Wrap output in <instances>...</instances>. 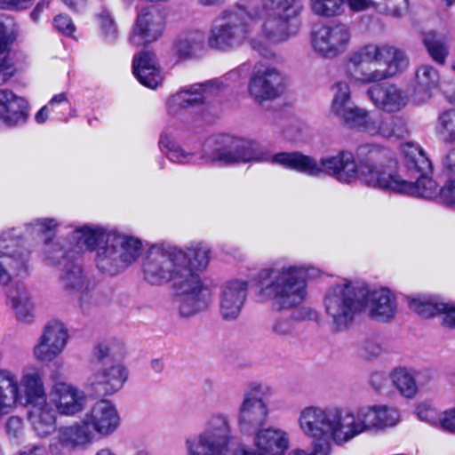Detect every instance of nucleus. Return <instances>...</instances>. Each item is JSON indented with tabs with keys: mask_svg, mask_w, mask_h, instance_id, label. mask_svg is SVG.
I'll list each match as a JSON object with an SVG mask.
<instances>
[{
	"mask_svg": "<svg viewBox=\"0 0 455 455\" xmlns=\"http://www.w3.org/2000/svg\"><path fill=\"white\" fill-rule=\"evenodd\" d=\"M54 27L62 34L72 36L76 30L71 18L66 14H60L54 18Z\"/></svg>",
	"mask_w": 455,
	"mask_h": 455,
	"instance_id": "obj_51",
	"label": "nucleus"
},
{
	"mask_svg": "<svg viewBox=\"0 0 455 455\" xmlns=\"http://www.w3.org/2000/svg\"><path fill=\"white\" fill-rule=\"evenodd\" d=\"M374 105L386 112H395L407 104L406 94L395 84H377L367 91Z\"/></svg>",
	"mask_w": 455,
	"mask_h": 455,
	"instance_id": "obj_31",
	"label": "nucleus"
},
{
	"mask_svg": "<svg viewBox=\"0 0 455 455\" xmlns=\"http://www.w3.org/2000/svg\"><path fill=\"white\" fill-rule=\"evenodd\" d=\"M314 271L315 268L305 265H285L258 272L259 300L271 302L277 310L296 308L289 315H282L274 319L270 326L272 336L286 338L292 334L296 321L311 317V308L300 307V305L307 295V276Z\"/></svg>",
	"mask_w": 455,
	"mask_h": 455,
	"instance_id": "obj_4",
	"label": "nucleus"
},
{
	"mask_svg": "<svg viewBox=\"0 0 455 455\" xmlns=\"http://www.w3.org/2000/svg\"><path fill=\"white\" fill-rule=\"evenodd\" d=\"M23 421L21 418L12 416L6 422V430L10 435L17 437L19 433L22 430Z\"/></svg>",
	"mask_w": 455,
	"mask_h": 455,
	"instance_id": "obj_58",
	"label": "nucleus"
},
{
	"mask_svg": "<svg viewBox=\"0 0 455 455\" xmlns=\"http://www.w3.org/2000/svg\"><path fill=\"white\" fill-rule=\"evenodd\" d=\"M68 103V95L65 92L55 94L48 102L47 106L53 110L57 104Z\"/></svg>",
	"mask_w": 455,
	"mask_h": 455,
	"instance_id": "obj_64",
	"label": "nucleus"
},
{
	"mask_svg": "<svg viewBox=\"0 0 455 455\" xmlns=\"http://www.w3.org/2000/svg\"><path fill=\"white\" fill-rule=\"evenodd\" d=\"M84 419L93 432L101 435L114 433L120 423V417L114 403L108 400H100L94 403Z\"/></svg>",
	"mask_w": 455,
	"mask_h": 455,
	"instance_id": "obj_28",
	"label": "nucleus"
},
{
	"mask_svg": "<svg viewBox=\"0 0 455 455\" xmlns=\"http://www.w3.org/2000/svg\"><path fill=\"white\" fill-rule=\"evenodd\" d=\"M13 378L12 375V370L7 368H0V387H5L6 389H12L10 386H12Z\"/></svg>",
	"mask_w": 455,
	"mask_h": 455,
	"instance_id": "obj_62",
	"label": "nucleus"
},
{
	"mask_svg": "<svg viewBox=\"0 0 455 455\" xmlns=\"http://www.w3.org/2000/svg\"><path fill=\"white\" fill-rule=\"evenodd\" d=\"M75 251L96 249L95 263L98 269L108 275H117L134 263L142 251L141 241L134 236L101 227L83 226L71 233Z\"/></svg>",
	"mask_w": 455,
	"mask_h": 455,
	"instance_id": "obj_7",
	"label": "nucleus"
},
{
	"mask_svg": "<svg viewBox=\"0 0 455 455\" xmlns=\"http://www.w3.org/2000/svg\"><path fill=\"white\" fill-rule=\"evenodd\" d=\"M272 395L269 386L251 383L237 409L236 424L243 435H251L267 424L269 409L264 401Z\"/></svg>",
	"mask_w": 455,
	"mask_h": 455,
	"instance_id": "obj_14",
	"label": "nucleus"
},
{
	"mask_svg": "<svg viewBox=\"0 0 455 455\" xmlns=\"http://www.w3.org/2000/svg\"><path fill=\"white\" fill-rule=\"evenodd\" d=\"M360 132L370 136L397 139L405 137L409 132L407 123L403 117L371 115L370 112Z\"/></svg>",
	"mask_w": 455,
	"mask_h": 455,
	"instance_id": "obj_27",
	"label": "nucleus"
},
{
	"mask_svg": "<svg viewBox=\"0 0 455 455\" xmlns=\"http://www.w3.org/2000/svg\"><path fill=\"white\" fill-rule=\"evenodd\" d=\"M249 283L242 279H230L220 288V314L227 321L235 320L247 298Z\"/></svg>",
	"mask_w": 455,
	"mask_h": 455,
	"instance_id": "obj_22",
	"label": "nucleus"
},
{
	"mask_svg": "<svg viewBox=\"0 0 455 455\" xmlns=\"http://www.w3.org/2000/svg\"><path fill=\"white\" fill-rule=\"evenodd\" d=\"M442 323L449 328H455V304L446 303V308L443 310Z\"/></svg>",
	"mask_w": 455,
	"mask_h": 455,
	"instance_id": "obj_60",
	"label": "nucleus"
},
{
	"mask_svg": "<svg viewBox=\"0 0 455 455\" xmlns=\"http://www.w3.org/2000/svg\"><path fill=\"white\" fill-rule=\"evenodd\" d=\"M409 306L411 310L425 318L437 314L443 315V310L446 308V303L439 301L435 298L425 296L410 299Z\"/></svg>",
	"mask_w": 455,
	"mask_h": 455,
	"instance_id": "obj_42",
	"label": "nucleus"
},
{
	"mask_svg": "<svg viewBox=\"0 0 455 455\" xmlns=\"http://www.w3.org/2000/svg\"><path fill=\"white\" fill-rule=\"evenodd\" d=\"M423 44L431 58L438 64L443 65L449 55V49L445 42L436 34L429 32L423 37Z\"/></svg>",
	"mask_w": 455,
	"mask_h": 455,
	"instance_id": "obj_43",
	"label": "nucleus"
},
{
	"mask_svg": "<svg viewBox=\"0 0 455 455\" xmlns=\"http://www.w3.org/2000/svg\"><path fill=\"white\" fill-rule=\"evenodd\" d=\"M403 153L407 170L411 177L416 178V181L402 179L398 194L432 198L440 193L436 182L427 177L431 163L423 149L417 144L406 143L403 146Z\"/></svg>",
	"mask_w": 455,
	"mask_h": 455,
	"instance_id": "obj_13",
	"label": "nucleus"
},
{
	"mask_svg": "<svg viewBox=\"0 0 455 455\" xmlns=\"http://www.w3.org/2000/svg\"><path fill=\"white\" fill-rule=\"evenodd\" d=\"M164 28V18L156 7L142 8L138 12L130 42L135 46L153 43L162 36Z\"/></svg>",
	"mask_w": 455,
	"mask_h": 455,
	"instance_id": "obj_20",
	"label": "nucleus"
},
{
	"mask_svg": "<svg viewBox=\"0 0 455 455\" xmlns=\"http://www.w3.org/2000/svg\"><path fill=\"white\" fill-rule=\"evenodd\" d=\"M59 431L64 441L75 450L92 443L95 435L84 418L70 426L61 427Z\"/></svg>",
	"mask_w": 455,
	"mask_h": 455,
	"instance_id": "obj_40",
	"label": "nucleus"
},
{
	"mask_svg": "<svg viewBox=\"0 0 455 455\" xmlns=\"http://www.w3.org/2000/svg\"><path fill=\"white\" fill-rule=\"evenodd\" d=\"M333 170H339L338 181L350 184L359 180L368 188L399 193L402 178L395 171L391 151L376 143H363L355 154L340 150L339 157L329 161Z\"/></svg>",
	"mask_w": 455,
	"mask_h": 455,
	"instance_id": "obj_5",
	"label": "nucleus"
},
{
	"mask_svg": "<svg viewBox=\"0 0 455 455\" xmlns=\"http://www.w3.org/2000/svg\"><path fill=\"white\" fill-rule=\"evenodd\" d=\"M435 131L437 137L448 144H455V109H445L439 113Z\"/></svg>",
	"mask_w": 455,
	"mask_h": 455,
	"instance_id": "obj_41",
	"label": "nucleus"
},
{
	"mask_svg": "<svg viewBox=\"0 0 455 455\" xmlns=\"http://www.w3.org/2000/svg\"><path fill=\"white\" fill-rule=\"evenodd\" d=\"M409 63L406 52L400 47L369 44L348 54L344 71L351 82L371 84L404 72Z\"/></svg>",
	"mask_w": 455,
	"mask_h": 455,
	"instance_id": "obj_8",
	"label": "nucleus"
},
{
	"mask_svg": "<svg viewBox=\"0 0 455 455\" xmlns=\"http://www.w3.org/2000/svg\"><path fill=\"white\" fill-rule=\"evenodd\" d=\"M253 435V444L262 455H284L289 447V438L281 428L261 427Z\"/></svg>",
	"mask_w": 455,
	"mask_h": 455,
	"instance_id": "obj_30",
	"label": "nucleus"
},
{
	"mask_svg": "<svg viewBox=\"0 0 455 455\" xmlns=\"http://www.w3.org/2000/svg\"><path fill=\"white\" fill-rule=\"evenodd\" d=\"M347 5L355 12H364L369 9L375 10L376 0H347Z\"/></svg>",
	"mask_w": 455,
	"mask_h": 455,
	"instance_id": "obj_55",
	"label": "nucleus"
},
{
	"mask_svg": "<svg viewBox=\"0 0 455 455\" xmlns=\"http://www.w3.org/2000/svg\"><path fill=\"white\" fill-rule=\"evenodd\" d=\"M351 38L352 31L348 25L331 22L312 31L311 44L316 54L331 60L347 50Z\"/></svg>",
	"mask_w": 455,
	"mask_h": 455,
	"instance_id": "obj_16",
	"label": "nucleus"
},
{
	"mask_svg": "<svg viewBox=\"0 0 455 455\" xmlns=\"http://www.w3.org/2000/svg\"><path fill=\"white\" fill-rule=\"evenodd\" d=\"M331 453V443H315L312 452L301 449L292 450L289 455H330Z\"/></svg>",
	"mask_w": 455,
	"mask_h": 455,
	"instance_id": "obj_52",
	"label": "nucleus"
},
{
	"mask_svg": "<svg viewBox=\"0 0 455 455\" xmlns=\"http://www.w3.org/2000/svg\"><path fill=\"white\" fill-rule=\"evenodd\" d=\"M209 259V251L200 243L185 248L153 246L143 261L144 279L152 285L172 281L180 315L188 318L208 307L205 288L198 272L206 268Z\"/></svg>",
	"mask_w": 455,
	"mask_h": 455,
	"instance_id": "obj_3",
	"label": "nucleus"
},
{
	"mask_svg": "<svg viewBox=\"0 0 455 455\" xmlns=\"http://www.w3.org/2000/svg\"><path fill=\"white\" fill-rule=\"evenodd\" d=\"M126 354L124 343L115 338L100 341L92 351V359L95 364L120 363Z\"/></svg>",
	"mask_w": 455,
	"mask_h": 455,
	"instance_id": "obj_39",
	"label": "nucleus"
},
{
	"mask_svg": "<svg viewBox=\"0 0 455 455\" xmlns=\"http://www.w3.org/2000/svg\"><path fill=\"white\" fill-rule=\"evenodd\" d=\"M207 46L204 33L195 30L179 36L173 43L172 51L178 60H188L202 57Z\"/></svg>",
	"mask_w": 455,
	"mask_h": 455,
	"instance_id": "obj_33",
	"label": "nucleus"
},
{
	"mask_svg": "<svg viewBox=\"0 0 455 455\" xmlns=\"http://www.w3.org/2000/svg\"><path fill=\"white\" fill-rule=\"evenodd\" d=\"M28 117L27 100L12 90L0 89V127L23 125Z\"/></svg>",
	"mask_w": 455,
	"mask_h": 455,
	"instance_id": "obj_26",
	"label": "nucleus"
},
{
	"mask_svg": "<svg viewBox=\"0 0 455 455\" xmlns=\"http://www.w3.org/2000/svg\"><path fill=\"white\" fill-rule=\"evenodd\" d=\"M7 304L13 312L16 321L29 325L36 319V305L28 288L17 285L9 291Z\"/></svg>",
	"mask_w": 455,
	"mask_h": 455,
	"instance_id": "obj_32",
	"label": "nucleus"
},
{
	"mask_svg": "<svg viewBox=\"0 0 455 455\" xmlns=\"http://www.w3.org/2000/svg\"><path fill=\"white\" fill-rule=\"evenodd\" d=\"M11 391V390H8ZM8 392L9 395H5L3 387H0V422L3 418L12 411L11 404H12V394Z\"/></svg>",
	"mask_w": 455,
	"mask_h": 455,
	"instance_id": "obj_53",
	"label": "nucleus"
},
{
	"mask_svg": "<svg viewBox=\"0 0 455 455\" xmlns=\"http://www.w3.org/2000/svg\"><path fill=\"white\" fill-rule=\"evenodd\" d=\"M21 243L23 238L16 233L15 228L0 234V285H6L12 280L6 266L17 275L27 272L30 250H19Z\"/></svg>",
	"mask_w": 455,
	"mask_h": 455,
	"instance_id": "obj_17",
	"label": "nucleus"
},
{
	"mask_svg": "<svg viewBox=\"0 0 455 455\" xmlns=\"http://www.w3.org/2000/svg\"><path fill=\"white\" fill-rule=\"evenodd\" d=\"M58 222L52 218L36 219L25 225L26 239L29 237L44 236V241L41 253L47 264L60 266V281L63 288L69 291L80 292V307L83 311L90 308L91 305L97 304L95 293L89 287V283L84 275L78 255L75 251V243L68 236V245L60 240H52L54 230Z\"/></svg>",
	"mask_w": 455,
	"mask_h": 455,
	"instance_id": "obj_6",
	"label": "nucleus"
},
{
	"mask_svg": "<svg viewBox=\"0 0 455 455\" xmlns=\"http://www.w3.org/2000/svg\"><path fill=\"white\" fill-rule=\"evenodd\" d=\"M387 382V379L382 372H374L371 375L370 383L371 387L377 390H382Z\"/></svg>",
	"mask_w": 455,
	"mask_h": 455,
	"instance_id": "obj_61",
	"label": "nucleus"
},
{
	"mask_svg": "<svg viewBox=\"0 0 455 455\" xmlns=\"http://www.w3.org/2000/svg\"><path fill=\"white\" fill-rule=\"evenodd\" d=\"M440 426L447 431L455 433V409L441 413Z\"/></svg>",
	"mask_w": 455,
	"mask_h": 455,
	"instance_id": "obj_56",
	"label": "nucleus"
},
{
	"mask_svg": "<svg viewBox=\"0 0 455 455\" xmlns=\"http://www.w3.org/2000/svg\"><path fill=\"white\" fill-rule=\"evenodd\" d=\"M332 100L331 105L346 102L352 100L351 89L349 84L345 81H339L332 84L331 88Z\"/></svg>",
	"mask_w": 455,
	"mask_h": 455,
	"instance_id": "obj_48",
	"label": "nucleus"
},
{
	"mask_svg": "<svg viewBox=\"0 0 455 455\" xmlns=\"http://www.w3.org/2000/svg\"><path fill=\"white\" fill-rule=\"evenodd\" d=\"M51 455H70L75 449L64 441L58 430L57 436L52 440L49 446Z\"/></svg>",
	"mask_w": 455,
	"mask_h": 455,
	"instance_id": "obj_50",
	"label": "nucleus"
},
{
	"mask_svg": "<svg viewBox=\"0 0 455 455\" xmlns=\"http://www.w3.org/2000/svg\"><path fill=\"white\" fill-rule=\"evenodd\" d=\"M68 338V331L62 323H48L33 347L34 356L40 362H52L64 351Z\"/></svg>",
	"mask_w": 455,
	"mask_h": 455,
	"instance_id": "obj_19",
	"label": "nucleus"
},
{
	"mask_svg": "<svg viewBox=\"0 0 455 455\" xmlns=\"http://www.w3.org/2000/svg\"><path fill=\"white\" fill-rule=\"evenodd\" d=\"M250 69L251 65L245 62L221 77L185 87L169 98L167 101L168 113L177 116L185 109L195 108L204 104L224 88L238 83L246 76Z\"/></svg>",
	"mask_w": 455,
	"mask_h": 455,
	"instance_id": "obj_11",
	"label": "nucleus"
},
{
	"mask_svg": "<svg viewBox=\"0 0 455 455\" xmlns=\"http://www.w3.org/2000/svg\"><path fill=\"white\" fill-rule=\"evenodd\" d=\"M159 148L167 158L180 164H205L232 166L251 162H267L295 171L309 177L331 176L338 180L339 170H333L329 161L339 157L335 156L322 157L319 161L299 151L282 152L274 156L262 148L257 142L230 134H216L207 138L202 144L201 155L188 152L176 141L172 131L164 130L159 139Z\"/></svg>",
	"mask_w": 455,
	"mask_h": 455,
	"instance_id": "obj_2",
	"label": "nucleus"
},
{
	"mask_svg": "<svg viewBox=\"0 0 455 455\" xmlns=\"http://www.w3.org/2000/svg\"><path fill=\"white\" fill-rule=\"evenodd\" d=\"M146 70L150 71L153 78L148 82V87L151 89L156 88L164 80L162 70L158 59L155 52L151 51H141L134 55L132 61V72L135 77H142L144 80L147 76L144 75Z\"/></svg>",
	"mask_w": 455,
	"mask_h": 455,
	"instance_id": "obj_36",
	"label": "nucleus"
},
{
	"mask_svg": "<svg viewBox=\"0 0 455 455\" xmlns=\"http://www.w3.org/2000/svg\"><path fill=\"white\" fill-rule=\"evenodd\" d=\"M377 2L375 11L394 18L402 17L408 10V0H382Z\"/></svg>",
	"mask_w": 455,
	"mask_h": 455,
	"instance_id": "obj_45",
	"label": "nucleus"
},
{
	"mask_svg": "<svg viewBox=\"0 0 455 455\" xmlns=\"http://www.w3.org/2000/svg\"><path fill=\"white\" fill-rule=\"evenodd\" d=\"M310 9L318 17H337L344 12V0H310Z\"/></svg>",
	"mask_w": 455,
	"mask_h": 455,
	"instance_id": "obj_44",
	"label": "nucleus"
},
{
	"mask_svg": "<svg viewBox=\"0 0 455 455\" xmlns=\"http://www.w3.org/2000/svg\"><path fill=\"white\" fill-rule=\"evenodd\" d=\"M50 403L61 416L74 417L85 409L84 391L67 383H56L50 393Z\"/></svg>",
	"mask_w": 455,
	"mask_h": 455,
	"instance_id": "obj_24",
	"label": "nucleus"
},
{
	"mask_svg": "<svg viewBox=\"0 0 455 455\" xmlns=\"http://www.w3.org/2000/svg\"><path fill=\"white\" fill-rule=\"evenodd\" d=\"M233 428L228 416L222 412L210 414L204 428L184 439L186 455H229Z\"/></svg>",
	"mask_w": 455,
	"mask_h": 455,
	"instance_id": "obj_10",
	"label": "nucleus"
},
{
	"mask_svg": "<svg viewBox=\"0 0 455 455\" xmlns=\"http://www.w3.org/2000/svg\"><path fill=\"white\" fill-rule=\"evenodd\" d=\"M380 420L376 405H364L355 411L343 409L346 443L361 434L378 431Z\"/></svg>",
	"mask_w": 455,
	"mask_h": 455,
	"instance_id": "obj_21",
	"label": "nucleus"
},
{
	"mask_svg": "<svg viewBox=\"0 0 455 455\" xmlns=\"http://www.w3.org/2000/svg\"><path fill=\"white\" fill-rule=\"evenodd\" d=\"M298 425L301 432L317 443L333 441L343 445L345 433L343 428V409L333 406L308 405L299 414Z\"/></svg>",
	"mask_w": 455,
	"mask_h": 455,
	"instance_id": "obj_12",
	"label": "nucleus"
},
{
	"mask_svg": "<svg viewBox=\"0 0 455 455\" xmlns=\"http://www.w3.org/2000/svg\"><path fill=\"white\" fill-rule=\"evenodd\" d=\"M417 414L418 417L423 421H426L433 426L440 425L441 413H438L435 409L430 407L427 404H419L417 407Z\"/></svg>",
	"mask_w": 455,
	"mask_h": 455,
	"instance_id": "obj_49",
	"label": "nucleus"
},
{
	"mask_svg": "<svg viewBox=\"0 0 455 455\" xmlns=\"http://www.w3.org/2000/svg\"><path fill=\"white\" fill-rule=\"evenodd\" d=\"M233 455H262L258 448L251 449L245 444H238L233 451Z\"/></svg>",
	"mask_w": 455,
	"mask_h": 455,
	"instance_id": "obj_63",
	"label": "nucleus"
},
{
	"mask_svg": "<svg viewBox=\"0 0 455 455\" xmlns=\"http://www.w3.org/2000/svg\"><path fill=\"white\" fill-rule=\"evenodd\" d=\"M330 112L345 126L359 132L369 113L367 109L355 104L352 100L331 105Z\"/></svg>",
	"mask_w": 455,
	"mask_h": 455,
	"instance_id": "obj_38",
	"label": "nucleus"
},
{
	"mask_svg": "<svg viewBox=\"0 0 455 455\" xmlns=\"http://www.w3.org/2000/svg\"><path fill=\"white\" fill-rule=\"evenodd\" d=\"M365 292L363 283L347 281L327 290L323 298V307L331 332H345L353 326L363 311Z\"/></svg>",
	"mask_w": 455,
	"mask_h": 455,
	"instance_id": "obj_9",
	"label": "nucleus"
},
{
	"mask_svg": "<svg viewBox=\"0 0 455 455\" xmlns=\"http://www.w3.org/2000/svg\"><path fill=\"white\" fill-rule=\"evenodd\" d=\"M127 379V369L122 363L95 364L90 384L95 393L112 395L123 388Z\"/></svg>",
	"mask_w": 455,
	"mask_h": 455,
	"instance_id": "obj_23",
	"label": "nucleus"
},
{
	"mask_svg": "<svg viewBox=\"0 0 455 455\" xmlns=\"http://www.w3.org/2000/svg\"><path fill=\"white\" fill-rule=\"evenodd\" d=\"M440 195L448 204H455V176L450 178L440 189Z\"/></svg>",
	"mask_w": 455,
	"mask_h": 455,
	"instance_id": "obj_54",
	"label": "nucleus"
},
{
	"mask_svg": "<svg viewBox=\"0 0 455 455\" xmlns=\"http://www.w3.org/2000/svg\"><path fill=\"white\" fill-rule=\"evenodd\" d=\"M15 40L12 31L0 21V85L6 84L18 72V68L10 56L11 44Z\"/></svg>",
	"mask_w": 455,
	"mask_h": 455,
	"instance_id": "obj_37",
	"label": "nucleus"
},
{
	"mask_svg": "<svg viewBox=\"0 0 455 455\" xmlns=\"http://www.w3.org/2000/svg\"><path fill=\"white\" fill-rule=\"evenodd\" d=\"M285 86V76L273 64L258 61L254 64L248 81V94L258 104L280 98Z\"/></svg>",
	"mask_w": 455,
	"mask_h": 455,
	"instance_id": "obj_15",
	"label": "nucleus"
},
{
	"mask_svg": "<svg viewBox=\"0 0 455 455\" xmlns=\"http://www.w3.org/2000/svg\"><path fill=\"white\" fill-rule=\"evenodd\" d=\"M100 28L105 40L112 43L117 38V28L111 18L110 14L107 11H103L98 17Z\"/></svg>",
	"mask_w": 455,
	"mask_h": 455,
	"instance_id": "obj_47",
	"label": "nucleus"
},
{
	"mask_svg": "<svg viewBox=\"0 0 455 455\" xmlns=\"http://www.w3.org/2000/svg\"><path fill=\"white\" fill-rule=\"evenodd\" d=\"M13 378L10 389L12 394V411L19 405L34 406L48 401L43 374L38 370L24 371L20 378L16 371L12 370ZM5 395L8 394L6 386L3 387Z\"/></svg>",
	"mask_w": 455,
	"mask_h": 455,
	"instance_id": "obj_18",
	"label": "nucleus"
},
{
	"mask_svg": "<svg viewBox=\"0 0 455 455\" xmlns=\"http://www.w3.org/2000/svg\"><path fill=\"white\" fill-rule=\"evenodd\" d=\"M393 385L406 398H413L419 386L426 384L430 379L428 371H418L409 367H396L390 375Z\"/></svg>",
	"mask_w": 455,
	"mask_h": 455,
	"instance_id": "obj_29",
	"label": "nucleus"
},
{
	"mask_svg": "<svg viewBox=\"0 0 455 455\" xmlns=\"http://www.w3.org/2000/svg\"><path fill=\"white\" fill-rule=\"evenodd\" d=\"M363 289L366 294L363 299V310H367L371 318L385 323L395 316L397 304L390 290H370L365 284Z\"/></svg>",
	"mask_w": 455,
	"mask_h": 455,
	"instance_id": "obj_25",
	"label": "nucleus"
},
{
	"mask_svg": "<svg viewBox=\"0 0 455 455\" xmlns=\"http://www.w3.org/2000/svg\"><path fill=\"white\" fill-rule=\"evenodd\" d=\"M33 0H0V8L6 10H23L28 8Z\"/></svg>",
	"mask_w": 455,
	"mask_h": 455,
	"instance_id": "obj_57",
	"label": "nucleus"
},
{
	"mask_svg": "<svg viewBox=\"0 0 455 455\" xmlns=\"http://www.w3.org/2000/svg\"><path fill=\"white\" fill-rule=\"evenodd\" d=\"M56 413L50 401L29 407L28 420L38 436L46 437L56 430Z\"/></svg>",
	"mask_w": 455,
	"mask_h": 455,
	"instance_id": "obj_34",
	"label": "nucleus"
},
{
	"mask_svg": "<svg viewBox=\"0 0 455 455\" xmlns=\"http://www.w3.org/2000/svg\"><path fill=\"white\" fill-rule=\"evenodd\" d=\"M304 10L302 0H258L250 10L246 1H240L223 10L212 24L208 36L209 48L229 52L248 42L252 50L267 58L271 44L288 41L298 32L294 20Z\"/></svg>",
	"mask_w": 455,
	"mask_h": 455,
	"instance_id": "obj_1",
	"label": "nucleus"
},
{
	"mask_svg": "<svg viewBox=\"0 0 455 455\" xmlns=\"http://www.w3.org/2000/svg\"><path fill=\"white\" fill-rule=\"evenodd\" d=\"M377 407L380 420L378 431L385 427H394L400 420V413L396 408L384 404H377Z\"/></svg>",
	"mask_w": 455,
	"mask_h": 455,
	"instance_id": "obj_46",
	"label": "nucleus"
},
{
	"mask_svg": "<svg viewBox=\"0 0 455 455\" xmlns=\"http://www.w3.org/2000/svg\"><path fill=\"white\" fill-rule=\"evenodd\" d=\"M443 171L450 176L455 177V148L451 149L443 159Z\"/></svg>",
	"mask_w": 455,
	"mask_h": 455,
	"instance_id": "obj_59",
	"label": "nucleus"
},
{
	"mask_svg": "<svg viewBox=\"0 0 455 455\" xmlns=\"http://www.w3.org/2000/svg\"><path fill=\"white\" fill-rule=\"evenodd\" d=\"M439 79V73L434 67L429 65L419 67L415 74L412 100L416 104L428 101L432 97L433 90L438 87Z\"/></svg>",
	"mask_w": 455,
	"mask_h": 455,
	"instance_id": "obj_35",
	"label": "nucleus"
}]
</instances>
